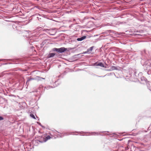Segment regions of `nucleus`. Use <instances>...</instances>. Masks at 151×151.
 Instances as JSON below:
<instances>
[{
	"label": "nucleus",
	"instance_id": "1",
	"mask_svg": "<svg viewBox=\"0 0 151 151\" xmlns=\"http://www.w3.org/2000/svg\"><path fill=\"white\" fill-rule=\"evenodd\" d=\"M67 50V49L64 47H61L59 48H54L52 49L53 51H56L58 53H63L65 51Z\"/></svg>",
	"mask_w": 151,
	"mask_h": 151
},
{
	"label": "nucleus",
	"instance_id": "2",
	"mask_svg": "<svg viewBox=\"0 0 151 151\" xmlns=\"http://www.w3.org/2000/svg\"><path fill=\"white\" fill-rule=\"evenodd\" d=\"M81 133L82 134L83 133H89V134H91L92 135H95L96 134L97 135H100V133H98V132H77V131H75V132H70L69 134H73V133Z\"/></svg>",
	"mask_w": 151,
	"mask_h": 151
},
{
	"label": "nucleus",
	"instance_id": "3",
	"mask_svg": "<svg viewBox=\"0 0 151 151\" xmlns=\"http://www.w3.org/2000/svg\"><path fill=\"white\" fill-rule=\"evenodd\" d=\"M150 63H149L148 61H146L145 62L143 65L145 70H147V71H148V70L150 69Z\"/></svg>",
	"mask_w": 151,
	"mask_h": 151
},
{
	"label": "nucleus",
	"instance_id": "4",
	"mask_svg": "<svg viewBox=\"0 0 151 151\" xmlns=\"http://www.w3.org/2000/svg\"><path fill=\"white\" fill-rule=\"evenodd\" d=\"M93 65L94 66H100L102 67L106 68L102 62H100L98 63H97V62H96Z\"/></svg>",
	"mask_w": 151,
	"mask_h": 151
},
{
	"label": "nucleus",
	"instance_id": "5",
	"mask_svg": "<svg viewBox=\"0 0 151 151\" xmlns=\"http://www.w3.org/2000/svg\"><path fill=\"white\" fill-rule=\"evenodd\" d=\"M86 36H83L81 37L77 38V40L78 41H81L86 39Z\"/></svg>",
	"mask_w": 151,
	"mask_h": 151
},
{
	"label": "nucleus",
	"instance_id": "6",
	"mask_svg": "<svg viewBox=\"0 0 151 151\" xmlns=\"http://www.w3.org/2000/svg\"><path fill=\"white\" fill-rule=\"evenodd\" d=\"M55 55V53H50L48 54L47 57L48 58H51L52 57H53Z\"/></svg>",
	"mask_w": 151,
	"mask_h": 151
},
{
	"label": "nucleus",
	"instance_id": "7",
	"mask_svg": "<svg viewBox=\"0 0 151 151\" xmlns=\"http://www.w3.org/2000/svg\"><path fill=\"white\" fill-rule=\"evenodd\" d=\"M50 136L48 135L45 138L44 140V141L45 142L48 139H50Z\"/></svg>",
	"mask_w": 151,
	"mask_h": 151
},
{
	"label": "nucleus",
	"instance_id": "8",
	"mask_svg": "<svg viewBox=\"0 0 151 151\" xmlns=\"http://www.w3.org/2000/svg\"><path fill=\"white\" fill-rule=\"evenodd\" d=\"M111 68L112 69V70H117L118 69L116 67L114 66H112L111 67Z\"/></svg>",
	"mask_w": 151,
	"mask_h": 151
},
{
	"label": "nucleus",
	"instance_id": "9",
	"mask_svg": "<svg viewBox=\"0 0 151 151\" xmlns=\"http://www.w3.org/2000/svg\"><path fill=\"white\" fill-rule=\"evenodd\" d=\"M94 46H92L90 47L87 50H88V52L89 51H91L93 50L94 48Z\"/></svg>",
	"mask_w": 151,
	"mask_h": 151
},
{
	"label": "nucleus",
	"instance_id": "10",
	"mask_svg": "<svg viewBox=\"0 0 151 151\" xmlns=\"http://www.w3.org/2000/svg\"><path fill=\"white\" fill-rule=\"evenodd\" d=\"M5 60H8V61H13V60L12 59H0V61H4Z\"/></svg>",
	"mask_w": 151,
	"mask_h": 151
},
{
	"label": "nucleus",
	"instance_id": "11",
	"mask_svg": "<svg viewBox=\"0 0 151 151\" xmlns=\"http://www.w3.org/2000/svg\"><path fill=\"white\" fill-rule=\"evenodd\" d=\"M107 32H108V33H109L111 32H112L113 33H114L115 32H116L113 30H107Z\"/></svg>",
	"mask_w": 151,
	"mask_h": 151
},
{
	"label": "nucleus",
	"instance_id": "12",
	"mask_svg": "<svg viewBox=\"0 0 151 151\" xmlns=\"http://www.w3.org/2000/svg\"><path fill=\"white\" fill-rule=\"evenodd\" d=\"M30 116L34 119H36L35 117V115L33 114H30Z\"/></svg>",
	"mask_w": 151,
	"mask_h": 151
},
{
	"label": "nucleus",
	"instance_id": "13",
	"mask_svg": "<svg viewBox=\"0 0 151 151\" xmlns=\"http://www.w3.org/2000/svg\"><path fill=\"white\" fill-rule=\"evenodd\" d=\"M141 80L142 81H146L147 80L144 77H142L141 78Z\"/></svg>",
	"mask_w": 151,
	"mask_h": 151
},
{
	"label": "nucleus",
	"instance_id": "14",
	"mask_svg": "<svg viewBox=\"0 0 151 151\" xmlns=\"http://www.w3.org/2000/svg\"><path fill=\"white\" fill-rule=\"evenodd\" d=\"M34 79V78H28L27 81V82L32 80H33Z\"/></svg>",
	"mask_w": 151,
	"mask_h": 151
},
{
	"label": "nucleus",
	"instance_id": "15",
	"mask_svg": "<svg viewBox=\"0 0 151 151\" xmlns=\"http://www.w3.org/2000/svg\"><path fill=\"white\" fill-rule=\"evenodd\" d=\"M34 42V41H32V40H31V39H29V43L30 44H32V43Z\"/></svg>",
	"mask_w": 151,
	"mask_h": 151
},
{
	"label": "nucleus",
	"instance_id": "16",
	"mask_svg": "<svg viewBox=\"0 0 151 151\" xmlns=\"http://www.w3.org/2000/svg\"><path fill=\"white\" fill-rule=\"evenodd\" d=\"M37 123L40 126H41L43 128L44 127V126H42L40 122H37Z\"/></svg>",
	"mask_w": 151,
	"mask_h": 151
},
{
	"label": "nucleus",
	"instance_id": "17",
	"mask_svg": "<svg viewBox=\"0 0 151 151\" xmlns=\"http://www.w3.org/2000/svg\"><path fill=\"white\" fill-rule=\"evenodd\" d=\"M52 88V86H47V87H45V88H46V89H49V88Z\"/></svg>",
	"mask_w": 151,
	"mask_h": 151
},
{
	"label": "nucleus",
	"instance_id": "18",
	"mask_svg": "<svg viewBox=\"0 0 151 151\" xmlns=\"http://www.w3.org/2000/svg\"><path fill=\"white\" fill-rule=\"evenodd\" d=\"M88 52V50H87L86 51H85V52H83V53H82L83 54H86V53H87Z\"/></svg>",
	"mask_w": 151,
	"mask_h": 151
},
{
	"label": "nucleus",
	"instance_id": "19",
	"mask_svg": "<svg viewBox=\"0 0 151 151\" xmlns=\"http://www.w3.org/2000/svg\"><path fill=\"white\" fill-rule=\"evenodd\" d=\"M91 75L93 76H97V77H98V75H97L95 74H94V73H92L91 74Z\"/></svg>",
	"mask_w": 151,
	"mask_h": 151
},
{
	"label": "nucleus",
	"instance_id": "20",
	"mask_svg": "<svg viewBox=\"0 0 151 151\" xmlns=\"http://www.w3.org/2000/svg\"><path fill=\"white\" fill-rule=\"evenodd\" d=\"M4 118L1 116H0V121L3 120Z\"/></svg>",
	"mask_w": 151,
	"mask_h": 151
},
{
	"label": "nucleus",
	"instance_id": "21",
	"mask_svg": "<svg viewBox=\"0 0 151 151\" xmlns=\"http://www.w3.org/2000/svg\"><path fill=\"white\" fill-rule=\"evenodd\" d=\"M106 75H105L104 76H98V77H104Z\"/></svg>",
	"mask_w": 151,
	"mask_h": 151
},
{
	"label": "nucleus",
	"instance_id": "22",
	"mask_svg": "<svg viewBox=\"0 0 151 151\" xmlns=\"http://www.w3.org/2000/svg\"><path fill=\"white\" fill-rule=\"evenodd\" d=\"M45 79V78H42L40 77V79L39 80H41L42 79Z\"/></svg>",
	"mask_w": 151,
	"mask_h": 151
},
{
	"label": "nucleus",
	"instance_id": "23",
	"mask_svg": "<svg viewBox=\"0 0 151 151\" xmlns=\"http://www.w3.org/2000/svg\"><path fill=\"white\" fill-rule=\"evenodd\" d=\"M44 44H45V43L44 42H43L41 44V45H43ZM41 47H42V46H41Z\"/></svg>",
	"mask_w": 151,
	"mask_h": 151
},
{
	"label": "nucleus",
	"instance_id": "24",
	"mask_svg": "<svg viewBox=\"0 0 151 151\" xmlns=\"http://www.w3.org/2000/svg\"><path fill=\"white\" fill-rule=\"evenodd\" d=\"M58 135L60 137H62L63 136L60 135L59 134Z\"/></svg>",
	"mask_w": 151,
	"mask_h": 151
},
{
	"label": "nucleus",
	"instance_id": "25",
	"mask_svg": "<svg viewBox=\"0 0 151 151\" xmlns=\"http://www.w3.org/2000/svg\"><path fill=\"white\" fill-rule=\"evenodd\" d=\"M106 70V71H111V70H112V69H109V70Z\"/></svg>",
	"mask_w": 151,
	"mask_h": 151
},
{
	"label": "nucleus",
	"instance_id": "26",
	"mask_svg": "<svg viewBox=\"0 0 151 151\" xmlns=\"http://www.w3.org/2000/svg\"><path fill=\"white\" fill-rule=\"evenodd\" d=\"M7 64H8L7 63H4L2 65H7Z\"/></svg>",
	"mask_w": 151,
	"mask_h": 151
},
{
	"label": "nucleus",
	"instance_id": "27",
	"mask_svg": "<svg viewBox=\"0 0 151 151\" xmlns=\"http://www.w3.org/2000/svg\"><path fill=\"white\" fill-rule=\"evenodd\" d=\"M105 132H106V131H102V132H101L102 133H104Z\"/></svg>",
	"mask_w": 151,
	"mask_h": 151
},
{
	"label": "nucleus",
	"instance_id": "28",
	"mask_svg": "<svg viewBox=\"0 0 151 151\" xmlns=\"http://www.w3.org/2000/svg\"><path fill=\"white\" fill-rule=\"evenodd\" d=\"M35 96H37V95L36 94H35Z\"/></svg>",
	"mask_w": 151,
	"mask_h": 151
},
{
	"label": "nucleus",
	"instance_id": "29",
	"mask_svg": "<svg viewBox=\"0 0 151 151\" xmlns=\"http://www.w3.org/2000/svg\"><path fill=\"white\" fill-rule=\"evenodd\" d=\"M40 95L38 97V100L40 98Z\"/></svg>",
	"mask_w": 151,
	"mask_h": 151
},
{
	"label": "nucleus",
	"instance_id": "30",
	"mask_svg": "<svg viewBox=\"0 0 151 151\" xmlns=\"http://www.w3.org/2000/svg\"><path fill=\"white\" fill-rule=\"evenodd\" d=\"M33 48H34V47H33V46H32V49H33Z\"/></svg>",
	"mask_w": 151,
	"mask_h": 151
},
{
	"label": "nucleus",
	"instance_id": "31",
	"mask_svg": "<svg viewBox=\"0 0 151 151\" xmlns=\"http://www.w3.org/2000/svg\"><path fill=\"white\" fill-rule=\"evenodd\" d=\"M57 82H58V81H55V83H57Z\"/></svg>",
	"mask_w": 151,
	"mask_h": 151
},
{
	"label": "nucleus",
	"instance_id": "32",
	"mask_svg": "<svg viewBox=\"0 0 151 151\" xmlns=\"http://www.w3.org/2000/svg\"><path fill=\"white\" fill-rule=\"evenodd\" d=\"M109 24L108 23V24H107L106 25H109Z\"/></svg>",
	"mask_w": 151,
	"mask_h": 151
},
{
	"label": "nucleus",
	"instance_id": "33",
	"mask_svg": "<svg viewBox=\"0 0 151 151\" xmlns=\"http://www.w3.org/2000/svg\"><path fill=\"white\" fill-rule=\"evenodd\" d=\"M38 92V93H40V92L39 91H37L36 92Z\"/></svg>",
	"mask_w": 151,
	"mask_h": 151
},
{
	"label": "nucleus",
	"instance_id": "34",
	"mask_svg": "<svg viewBox=\"0 0 151 151\" xmlns=\"http://www.w3.org/2000/svg\"><path fill=\"white\" fill-rule=\"evenodd\" d=\"M47 30H49L50 29H47Z\"/></svg>",
	"mask_w": 151,
	"mask_h": 151
},
{
	"label": "nucleus",
	"instance_id": "35",
	"mask_svg": "<svg viewBox=\"0 0 151 151\" xmlns=\"http://www.w3.org/2000/svg\"><path fill=\"white\" fill-rule=\"evenodd\" d=\"M109 132L108 131L106 132Z\"/></svg>",
	"mask_w": 151,
	"mask_h": 151
}]
</instances>
